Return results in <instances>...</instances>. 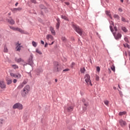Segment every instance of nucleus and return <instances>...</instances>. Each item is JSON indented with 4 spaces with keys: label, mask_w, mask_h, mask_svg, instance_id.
I'll return each instance as SVG.
<instances>
[{
    "label": "nucleus",
    "mask_w": 130,
    "mask_h": 130,
    "mask_svg": "<svg viewBox=\"0 0 130 130\" xmlns=\"http://www.w3.org/2000/svg\"><path fill=\"white\" fill-rule=\"evenodd\" d=\"M30 92V86L29 85H26L21 90V96L22 97L25 98L29 92Z\"/></svg>",
    "instance_id": "1"
},
{
    "label": "nucleus",
    "mask_w": 130,
    "mask_h": 130,
    "mask_svg": "<svg viewBox=\"0 0 130 130\" xmlns=\"http://www.w3.org/2000/svg\"><path fill=\"white\" fill-rule=\"evenodd\" d=\"M53 71L55 73H57L61 71V68L60 67V65L59 64V63H58V62H54Z\"/></svg>",
    "instance_id": "2"
},
{
    "label": "nucleus",
    "mask_w": 130,
    "mask_h": 130,
    "mask_svg": "<svg viewBox=\"0 0 130 130\" xmlns=\"http://www.w3.org/2000/svg\"><path fill=\"white\" fill-rule=\"evenodd\" d=\"M84 80L87 86H93L92 80H91V76L89 74H86L85 75Z\"/></svg>",
    "instance_id": "3"
},
{
    "label": "nucleus",
    "mask_w": 130,
    "mask_h": 130,
    "mask_svg": "<svg viewBox=\"0 0 130 130\" xmlns=\"http://www.w3.org/2000/svg\"><path fill=\"white\" fill-rule=\"evenodd\" d=\"M73 27L74 30H75L76 32H77L79 35H80V36H82V34H83V30H82V29H81L80 27H79V26L76 24H73Z\"/></svg>",
    "instance_id": "4"
},
{
    "label": "nucleus",
    "mask_w": 130,
    "mask_h": 130,
    "mask_svg": "<svg viewBox=\"0 0 130 130\" xmlns=\"http://www.w3.org/2000/svg\"><path fill=\"white\" fill-rule=\"evenodd\" d=\"M13 109H19V110H22L23 109V105L20 103H16L13 106Z\"/></svg>",
    "instance_id": "5"
},
{
    "label": "nucleus",
    "mask_w": 130,
    "mask_h": 130,
    "mask_svg": "<svg viewBox=\"0 0 130 130\" xmlns=\"http://www.w3.org/2000/svg\"><path fill=\"white\" fill-rule=\"evenodd\" d=\"M9 28H10L11 29V30H13V31H18V32L22 33V34H24V30H23L22 29H21L19 27L10 26H9Z\"/></svg>",
    "instance_id": "6"
},
{
    "label": "nucleus",
    "mask_w": 130,
    "mask_h": 130,
    "mask_svg": "<svg viewBox=\"0 0 130 130\" xmlns=\"http://www.w3.org/2000/svg\"><path fill=\"white\" fill-rule=\"evenodd\" d=\"M10 76L13 78H15L16 79H21V78H22V75H21L20 73L15 74L13 73H11Z\"/></svg>",
    "instance_id": "7"
},
{
    "label": "nucleus",
    "mask_w": 130,
    "mask_h": 130,
    "mask_svg": "<svg viewBox=\"0 0 130 130\" xmlns=\"http://www.w3.org/2000/svg\"><path fill=\"white\" fill-rule=\"evenodd\" d=\"M73 110L74 108H73V106H70L69 105H67V106L64 108V110H67L68 112H71Z\"/></svg>",
    "instance_id": "8"
},
{
    "label": "nucleus",
    "mask_w": 130,
    "mask_h": 130,
    "mask_svg": "<svg viewBox=\"0 0 130 130\" xmlns=\"http://www.w3.org/2000/svg\"><path fill=\"white\" fill-rule=\"evenodd\" d=\"M16 51H20L22 47H23L22 46H21V43H20L19 42L16 43Z\"/></svg>",
    "instance_id": "9"
},
{
    "label": "nucleus",
    "mask_w": 130,
    "mask_h": 130,
    "mask_svg": "<svg viewBox=\"0 0 130 130\" xmlns=\"http://www.w3.org/2000/svg\"><path fill=\"white\" fill-rule=\"evenodd\" d=\"M113 34L116 40H119V39L121 38V34L120 33L116 34V32H113Z\"/></svg>",
    "instance_id": "10"
},
{
    "label": "nucleus",
    "mask_w": 130,
    "mask_h": 130,
    "mask_svg": "<svg viewBox=\"0 0 130 130\" xmlns=\"http://www.w3.org/2000/svg\"><path fill=\"white\" fill-rule=\"evenodd\" d=\"M119 123L121 126H125L126 125V122L122 119L119 121Z\"/></svg>",
    "instance_id": "11"
},
{
    "label": "nucleus",
    "mask_w": 130,
    "mask_h": 130,
    "mask_svg": "<svg viewBox=\"0 0 130 130\" xmlns=\"http://www.w3.org/2000/svg\"><path fill=\"white\" fill-rule=\"evenodd\" d=\"M0 87L1 89H6V84L4 82V81H0Z\"/></svg>",
    "instance_id": "12"
},
{
    "label": "nucleus",
    "mask_w": 130,
    "mask_h": 130,
    "mask_svg": "<svg viewBox=\"0 0 130 130\" xmlns=\"http://www.w3.org/2000/svg\"><path fill=\"white\" fill-rule=\"evenodd\" d=\"M6 80L7 81V85H11L13 82L12 79L10 78H6Z\"/></svg>",
    "instance_id": "13"
},
{
    "label": "nucleus",
    "mask_w": 130,
    "mask_h": 130,
    "mask_svg": "<svg viewBox=\"0 0 130 130\" xmlns=\"http://www.w3.org/2000/svg\"><path fill=\"white\" fill-rule=\"evenodd\" d=\"M46 39H47V40H51L53 41V36H51V35H47L46 36Z\"/></svg>",
    "instance_id": "14"
},
{
    "label": "nucleus",
    "mask_w": 130,
    "mask_h": 130,
    "mask_svg": "<svg viewBox=\"0 0 130 130\" xmlns=\"http://www.w3.org/2000/svg\"><path fill=\"white\" fill-rule=\"evenodd\" d=\"M8 23L11 25H14L15 20H13V19H12V18L10 17V19H8Z\"/></svg>",
    "instance_id": "15"
},
{
    "label": "nucleus",
    "mask_w": 130,
    "mask_h": 130,
    "mask_svg": "<svg viewBox=\"0 0 130 130\" xmlns=\"http://www.w3.org/2000/svg\"><path fill=\"white\" fill-rule=\"evenodd\" d=\"M15 61H16V62H23L24 60L21 58H15Z\"/></svg>",
    "instance_id": "16"
},
{
    "label": "nucleus",
    "mask_w": 130,
    "mask_h": 130,
    "mask_svg": "<svg viewBox=\"0 0 130 130\" xmlns=\"http://www.w3.org/2000/svg\"><path fill=\"white\" fill-rule=\"evenodd\" d=\"M4 52H5V53H7L9 51V49H8V47H7V45H5L4 46V50H3Z\"/></svg>",
    "instance_id": "17"
},
{
    "label": "nucleus",
    "mask_w": 130,
    "mask_h": 130,
    "mask_svg": "<svg viewBox=\"0 0 130 130\" xmlns=\"http://www.w3.org/2000/svg\"><path fill=\"white\" fill-rule=\"evenodd\" d=\"M50 30L51 31V33L52 34V35H55V30H54V28L52 27V26H51L50 27Z\"/></svg>",
    "instance_id": "18"
},
{
    "label": "nucleus",
    "mask_w": 130,
    "mask_h": 130,
    "mask_svg": "<svg viewBox=\"0 0 130 130\" xmlns=\"http://www.w3.org/2000/svg\"><path fill=\"white\" fill-rule=\"evenodd\" d=\"M11 68L14 69V70H18L19 69V66L17 64H12L11 65Z\"/></svg>",
    "instance_id": "19"
},
{
    "label": "nucleus",
    "mask_w": 130,
    "mask_h": 130,
    "mask_svg": "<svg viewBox=\"0 0 130 130\" xmlns=\"http://www.w3.org/2000/svg\"><path fill=\"white\" fill-rule=\"evenodd\" d=\"M126 113V112L124 111V112H120L118 114V115H119V116H122V115H124V114H125Z\"/></svg>",
    "instance_id": "20"
},
{
    "label": "nucleus",
    "mask_w": 130,
    "mask_h": 130,
    "mask_svg": "<svg viewBox=\"0 0 130 130\" xmlns=\"http://www.w3.org/2000/svg\"><path fill=\"white\" fill-rule=\"evenodd\" d=\"M84 107H83V110H84V111H86V110H87V107H88V106L89 105L88 104H84Z\"/></svg>",
    "instance_id": "21"
},
{
    "label": "nucleus",
    "mask_w": 130,
    "mask_h": 130,
    "mask_svg": "<svg viewBox=\"0 0 130 130\" xmlns=\"http://www.w3.org/2000/svg\"><path fill=\"white\" fill-rule=\"evenodd\" d=\"M121 30H122V31H123V32H124L125 33H126V32H127L126 28L124 26L121 27Z\"/></svg>",
    "instance_id": "22"
},
{
    "label": "nucleus",
    "mask_w": 130,
    "mask_h": 130,
    "mask_svg": "<svg viewBox=\"0 0 130 130\" xmlns=\"http://www.w3.org/2000/svg\"><path fill=\"white\" fill-rule=\"evenodd\" d=\"M4 122H5V120L4 119H0V126H3Z\"/></svg>",
    "instance_id": "23"
},
{
    "label": "nucleus",
    "mask_w": 130,
    "mask_h": 130,
    "mask_svg": "<svg viewBox=\"0 0 130 130\" xmlns=\"http://www.w3.org/2000/svg\"><path fill=\"white\" fill-rule=\"evenodd\" d=\"M31 44L34 47H36L37 46V43L35 42V41H32Z\"/></svg>",
    "instance_id": "24"
},
{
    "label": "nucleus",
    "mask_w": 130,
    "mask_h": 130,
    "mask_svg": "<svg viewBox=\"0 0 130 130\" xmlns=\"http://www.w3.org/2000/svg\"><path fill=\"white\" fill-rule=\"evenodd\" d=\"M36 52H37V53H38L39 54H40V55L42 54V52H41V51H40L38 49H36Z\"/></svg>",
    "instance_id": "25"
},
{
    "label": "nucleus",
    "mask_w": 130,
    "mask_h": 130,
    "mask_svg": "<svg viewBox=\"0 0 130 130\" xmlns=\"http://www.w3.org/2000/svg\"><path fill=\"white\" fill-rule=\"evenodd\" d=\"M61 17L62 19H63L64 20H66V21H69V19L68 18V17H67V16H66L64 15H62Z\"/></svg>",
    "instance_id": "26"
},
{
    "label": "nucleus",
    "mask_w": 130,
    "mask_h": 130,
    "mask_svg": "<svg viewBox=\"0 0 130 130\" xmlns=\"http://www.w3.org/2000/svg\"><path fill=\"white\" fill-rule=\"evenodd\" d=\"M80 72H81V73H82V74H84V73H85V72H86V69H85V68H81V69H80Z\"/></svg>",
    "instance_id": "27"
},
{
    "label": "nucleus",
    "mask_w": 130,
    "mask_h": 130,
    "mask_svg": "<svg viewBox=\"0 0 130 130\" xmlns=\"http://www.w3.org/2000/svg\"><path fill=\"white\" fill-rule=\"evenodd\" d=\"M104 103H105V105L108 106V104H109V101L106 100L104 101Z\"/></svg>",
    "instance_id": "28"
},
{
    "label": "nucleus",
    "mask_w": 130,
    "mask_h": 130,
    "mask_svg": "<svg viewBox=\"0 0 130 130\" xmlns=\"http://www.w3.org/2000/svg\"><path fill=\"white\" fill-rule=\"evenodd\" d=\"M111 69L112 71H113V72H115V67H114V65H112L111 67Z\"/></svg>",
    "instance_id": "29"
},
{
    "label": "nucleus",
    "mask_w": 130,
    "mask_h": 130,
    "mask_svg": "<svg viewBox=\"0 0 130 130\" xmlns=\"http://www.w3.org/2000/svg\"><path fill=\"white\" fill-rule=\"evenodd\" d=\"M61 40L62 41H63V42H67V38H66V37H62L61 38Z\"/></svg>",
    "instance_id": "30"
},
{
    "label": "nucleus",
    "mask_w": 130,
    "mask_h": 130,
    "mask_svg": "<svg viewBox=\"0 0 130 130\" xmlns=\"http://www.w3.org/2000/svg\"><path fill=\"white\" fill-rule=\"evenodd\" d=\"M27 82H28V81H27V80H24L23 81V82L21 83L23 86H25V85H26V84H27Z\"/></svg>",
    "instance_id": "31"
},
{
    "label": "nucleus",
    "mask_w": 130,
    "mask_h": 130,
    "mask_svg": "<svg viewBox=\"0 0 130 130\" xmlns=\"http://www.w3.org/2000/svg\"><path fill=\"white\" fill-rule=\"evenodd\" d=\"M114 18H115V19H117V20L119 19V16H118V15L117 14H115L114 15Z\"/></svg>",
    "instance_id": "32"
},
{
    "label": "nucleus",
    "mask_w": 130,
    "mask_h": 130,
    "mask_svg": "<svg viewBox=\"0 0 130 130\" xmlns=\"http://www.w3.org/2000/svg\"><path fill=\"white\" fill-rule=\"evenodd\" d=\"M23 87H24V85L21 83L20 85H19L18 86V89H22V88H23Z\"/></svg>",
    "instance_id": "33"
},
{
    "label": "nucleus",
    "mask_w": 130,
    "mask_h": 130,
    "mask_svg": "<svg viewBox=\"0 0 130 130\" xmlns=\"http://www.w3.org/2000/svg\"><path fill=\"white\" fill-rule=\"evenodd\" d=\"M56 29H58V28H59V22L56 23Z\"/></svg>",
    "instance_id": "34"
},
{
    "label": "nucleus",
    "mask_w": 130,
    "mask_h": 130,
    "mask_svg": "<svg viewBox=\"0 0 130 130\" xmlns=\"http://www.w3.org/2000/svg\"><path fill=\"white\" fill-rule=\"evenodd\" d=\"M124 47H127V48H129V45L127 44H123Z\"/></svg>",
    "instance_id": "35"
},
{
    "label": "nucleus",
    "mask_w": 130,
    "mask_h": 130,
    "mask_svg": "<svg viewBox=\"0 0 130 130\" xmlns=\"http://www.w3.org/2000/svg\"><path fill=\"white\" fill-rule=\"evenodd\" d=\"M106 14L108 16H110V11H106Z\"/></svg>",
    "instance_id": "36"
},
{
    "label": "nucleus",
    "mask_w": 130,
    "mask_h": 130,
    "mask_svg": "<svg viewBox=\"0 0 130 130\" xmlns=\"http://www.w3.org/2000/svg\"><path fill=\"white\" fill-rule=\"evenodd\" d=\"M40 8H41V9H42V10L46 9V8L44 7V6H43L42 5H40Z\"/></svg>",
    "instance_id": "37"
},
{
    "label": "nucleus",
    "mask_w": 130,
    "mask_h": 130,
    "mask_svg": "<svg viewBox=\"0 0 130 130\" xmlns=\"http://www.w3.org/2000/svg\"><path fill=\"white\" fill-rule=\"evenodd\" d=\"M96 71H97V72H100V67H96Z\"/></svg>",
    "instance_id": "38"
},
{
    "label": "nucleus",
    "mask_w": 130,
    "mask_h": 130,
    "mask_svg": "<svg viewBox=\"0 0 130 130\" xmlns=\"http://www.w3.org/2000/svg\"><path fill=\"white\" fill-rule=\"evenodd\" d=\"M121 21H122L123 22H125L126 21L125 18H124L123 17H122L121 18Z\"/></svg>",
    "instance_id": "39"
},
{
    "label": "nucleus",
    "mask_w": 130,
    "mask_h": 130,
    "mask_svg": "<svg viewBox=\"0 0 130 130\" xmlns=\"http://www.w3.org/2000/svg\"><path fill=\"white\" fill-rule=\"evenodd\" d=\"M70 71L69 69H66L63 70V72H69Z\"/></svg>",
    "instance_id": "40"
},
{
    "label": "nucleus",
    "mask_w": 130,
    "mask_h": 130,
    "mask_svg": "<svg viewBox=\"0 0 130 130\" xmlns=\"http://www.w3.org/2000/svg\"><path fill=\"white\" fill-rule=\"evenodd\" d=\"M95 78H96V81H99V76H98V75H96L95 76Z\"/></svg>",
    "instance_id": "41"
},
{
    "label": "nucleus",
    "mask_w": 130,
    "mask_h": 130,
    "mask_svg": "<svg viewBox=\"0 0 130 130\" xmlns=\"http://www.w3.org/2000/svg\"><path fill=\"white\" fill-rule=\"evenodd\" d=\"M110 28L111 32H113V28H112V26H110Z\"/></svg>",
    "instance_id": "42"
},
{
    "label": "nucleus",
    "mask_w": 130,
    "mask_h": 130,
    "mask_svg": "<svg viewBox=\"0 0 130 130\" xmlns=\"http://www.w3.org/2000/svg\"><path fill=\"white\" fill-rule=\"evenodd\" d=\"M31 3H33L34 4H36V1L35 0H30Z\"/></svg>",
    "instance_id": "43"
},
{
    "label": "nucleus",
    "mask_w": 130,
    "mask_h": 130,
    "mask_svg": "<svg viewBox=\"0 0 130 130\" xmlns=\"http://www.w3.org/2000/svg\"><path fill=\"white\" fill-rule=\"evenodd\" d=\"M32 59H33V54L30 55V60L32 61Z\"/></svg>",
    "instance_id": "44"
},
{
    "label": "nucleus",
    "mask_w": 130,
    "mask_h": 130,
    "mask_svg": "<svg viewBox=\"0 0 130 130\" xmlns=\"http://www.w3.org/2000/svg\"><path fill=\"white\" fill-rule=\"evenodd\" d=\"M17 79H14L13 80V83H14V84H16V83H17Z\"/></svg>",
    "instance_id": "45"
},
{
    "label": "nucleus",
    "mask_w": 130,
    "mask_h": 130,
    "mask_svg": "<svg viewBox=\"0 0 130 130\" xmlns=\"http://www.w3.org/2000/svg\"><path fill=\"white\" fill-rule=\"evenodd\" d=\"M124 40L126 42H128V40L127 39V38H124Z\"/></svg>",
    "instance_id": "46"
},
{
    "label": "nucleus",
    "mask_w": 130,
    "mask_h": 130,
    "mask_svg": "<svg viewBox=\"0 0 130 130\" xmlns=\"http://www.w3.org/2000/svg\"><path fill=\"white\" fill-rule=\"evenodd\" d=\"M17 11H18V10H17V8H14V9H13V10H12V12H17Z\"/></svg>",
    "instance_id": "47"
},
{
    "label": "nucleus",
    "mask_w": 130,
    "mask_h": 130,
    "mask_svg": "<svg viewBox=\"0 0 130 130\" xmlns=\"http://www.w3.org/2000/svg\"><path fill=\"white\" fill-rule=\"evenodd\" d=\"M64 4L66 5V6H69L70 5V3L68 2H65Z\"/></svg>",
    "instance_id": "48"
},
{
    "label": "nucleus",
    "mask_w": 130,
    "mask_h": 130,
    "mask_svg": "<svg viewBox=\"0 0 130 130\" xmlns=\"http://www.w3.org/2000/svg\"><path fill=\"white\" fill-rule=\"evenodd\" d=\"M118 11H120V12H122V9L121 8H119Z\"/></svg>",
    "instance_id": "49"
},
{
    "label": "nucleus",
    "mask_w": 130,
    "mask_h": 130,
    "mask_svg": "<svg viewBox=\"0 0 130 130\" xmlns=\"http://www.w3.org/2000/svg\"><path fill=\"white\" fill-rule=\"evenodd\" d=\"M16 9L17 10V11H21V10H22V8H16Z\"/></svg>",
    "instance_id": "50"
},
{
    "label": "nucleus",
    "mask_w": 130,
    "mask_h": 130,
    "mask_svg": "<svg viewBox=\"0 0 130 130\" xmlns=\"http://www.w3.org/2000/svg\"><path fill=\"white\" fill-rule=\"evenodd\" d=\"M114 30L115 31H117V28H116V27H114Z\"/></svg>",
    "instance_id": "51"
},
{
    "label": "nucleus",
    "mask_w": 130,
    "mask_h": 130,
    "mask_svg": "<svg viewBox=\"0 0 130 130\" xmlns=\"http://www.w3.org/2000/svg\"><path fill=\"white\" fill-rule=\"evenodd\" d=\"M41 43L42 44H44V42L43 41H41Z\"/></svg>",
    "instance_id": "52"
},
{
    "label": "nucleus",
    "mask_w": 130,
    "mask_h": 130,
    "mask_svg": "<svg viewBox=\"0 0 130 130\" xmlns=\"http://www.w3.org/2000/svg\"><path fill=\"white\" fill-rule=\"evenodd\" d=\"M53 43H54V42H52L51 43V44H49V45H52V44H53Z\"/></svg>",
    "instance_id": "53"
},
{
    "label": "nucleus",
    "mask_w": 130,
    "mask_h": 130,
    "mask_svg": "<svg viewBox=\"0 0 130 130\" xmlns=\"http://www.w3.org/2000/svg\"><path fill=\"white\" fill-rule=\"evenodd\" d=\"M47 45H48V44L47 43H46L45 44V47H47Z\"/></svg>",
    "instance_id": "54"
},
{
    "label": "nucleus",
    "mask_w": 130,
    "mask_h": 130,
    "mask_svg": "<svg viewBox=\"0 0 130 130\" xmlns=\"http://www.w3.org/2000/svg\"><path fill=\"white\" fill-rule=\"evenodd\" d=\"M125 55L126 56H127V53H126V52H125Z\"/></svg>",
    "instance_id": "55"
},
{
    "label": "nucleus",
    "mask_w": 130,
    "mask_h": 130,
    "mask_svg": "<svg viewBox=\"0 0 130 130\" xmlns=\"http://www.w3.org/2000/svg\"><path fill=\"white\" fill-rule=\"evenodd\" d=\"M72 66H75V62H72Z\"/></svg>",
    "instance_id": "56"
},
{
    "label": "nucleus",
    "mask_w": 130,
    "mask_h": 130,
    "mask_svg": "<svg viewBox=\"0 0 130 130\" xmlns=\"http://www.w3.org/2000/svg\"><path fill=\"white\" fill-rule=\"evenodd\" d=\"M57 23H58V22H59V19H57Z\"/></svg>",
    "instance_id": "57"
},
{
    "label": "nucleus",
    "mask_w": 130,
    "mask_h": 130,
    "mask_svg": "<svg viewBox=\"0 0 130 130\" xmlns=\"http://www.w3.org/2000/svg\"><path fill=\"white\" fill-rule=\"evenodd\" d=\"M18 3H16L15 4V6H18Z\"/></svg>",
    "instance_id": "58"
},
{
    "label": "nucleus",
    "mask_w": 130,
    "mask_h": 130,
    "mask_svg": "<svg viewBox=\"0 0 130 130\" xmlns=\"http://www.w3.org/2000/svg\"><path fill=\"white\" fill-rule=\"evenodd\" d=\"M55 82H57V79H55Z\"/></svg>",
    "instance_id": "59"
},
{
    "label": "nucleus",
    "mask_w": 130,
    "mask_h": 130,
    "mask_svg": "<svg viewBox=\"0 0 130 130\" xmlns=\"http://www.w3.org/2000/svg\"><path fill=\"white\" fill-rule=\"evenodd\" d=\"M121 3H123V0H120Z\"/></svg>",
    "instance_id": "60"
},
{
    "label": "nucleus",
    "mask_w": 130,
    "mask_h": 130,
    "mask_svg": "<svg viewBox=\"0 0 130 130\" xmlns=\"http://www.w3.org/2000/svg\"><path fill=\"white\" fill-rule=\"evenodd\" d=\"M65 0H61V2H62V3H63V2H64Z\"/></svg>",
    "instance_id": "61"
},
{
    "label": "nucleus",
    "mask_w": 130,
    "mask_h": 130,
    "mask_svg": "<svg viewBox=\"0 0 130 130\" xmlns=\"http://www.w3.org/2000/svg\"><path fill=\"white\" fill-rule=\"evenodd\" d=\"M118 87H119V89H120V86H119V85H118Z\"/></svg>",
    "instance_id": "62"
},
{
    "label": "nucleus",
    "mask_w": 130,
    "mask_h": 130,
    "mask_svg": "<svg viewBox=\"0 0 130 130\" xmlns=\"http://www.w3.org/2000/svg\"><path fill=\"white\" fill-rule=\"evenodd\" d=\"M113 88L114 89H116V88L115 87H114Z\"/></svg>",
    "instance_id": "63"
},
{
    "label": "nucleus",
    "mask_w": 130,
    "mask_h": 130,
    "mask_svg": "<svg viewBox=\"0 0 130 130\" xmlns=\"http://www.w3.org/2000/svg\"><path fill=\"white\" fill-rule=\"evenodd\" d=\"M111 24H112V25H113V22H112V23H111Z\"/></svg>",
    "instance_id": "64"
}]
</instances>
